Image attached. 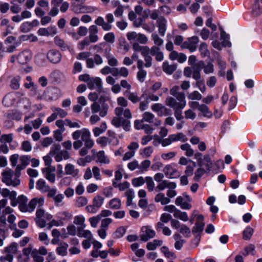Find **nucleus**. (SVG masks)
<instances>
[{
    "mask_svg": "<svg viewBox=\"0 0 262 262\" xmlns=\"http://www.w3.org/2000/svg\"><path fill=\"white\" fill-rule=\"evenodd\" d=\"M145 180L148 191H153L155 187V183L152 180V178L150 177H146Z\"/></svg>",
    "mask_w": 262,
    "mask_h": 262,
    "instance_id": "41",
    "label": "nucleus"
},
{
    "mask_svg": "<svg viewBox=\"0 0 262 262\" xmlns=\"http://www.w3.org/2000/svg\"><path fill=\"white\" fill-rule=\"evenodd\" d=\"M88 30L86 27L84 26H80L78 28L77 33L72 32L69 34L71 35L73 38H75L77 35L81 36H84L88 33Z\"/></svg>",
    "mask_w": 262,
    "mask_h": 262,
    "instance_id": "22",
    "label": "nucleus"
},
{
    "mask_svg": "<svg viewBox=\"0 0 262 262\" xmlns=\"http://www.w3.org/2000/svg\"><path fill=\"white\" fill-rule=\"evenodd\" d=\"M188 98L192 100H200L202 96L198 91H195L189 95Z\"/></svg>",
    "mask_w": 262,
    "mask_h": 262,
    "instance_id": "55",
    "label": "nucleus"
},
{
    "mask_svg": "<svg viewBox=\"0 0 262 262\" xmlns=\"http://www.w3.org/2000/svg\"><path fill=\"white\" fill-rule=\"evenodd\" d=\"M47 55L43 53H40L34 57L35 62L36 64L40 67H45L47 65Z\"/></svg>",
    "mask_w": 262,
    "mask_h": 262,
    "instance_id": "14",
    "label": "nucleus"
},
{
    "mask_svg": "<svg viewBox=\"0 0 262 262\" xmlns=\"http://www.w3.org/2000/svg\"><path fill=\"white\" fill-rule=\"evenodd\" d=\"M62 75V73L60 70L55 69L50 73L49 77L54 81L57 82L60 80Z\"/></svg>",
    "mask_w": 262,
    "mask_h": 262,
    "instance_id": "24",
    "label": "nucleus"
},
{
    "mask_svg": "<svg viewBox=\"0 0 262 262\" xmlns=\"http://www.w3.org/2000/svg\"><path fill=\"white\" fill-rule=\"evenodd\" d=\"M104 39L106 42L109 43H114L115 40V36L113 32H108L104 36Z\"/></svg>",
    "mask_w": 262,
    "mask_h": 262,
    "instance_id": "42",
    "label": "nucleus"
},
{
    "mask_svg": "<svg viewBox=\"0 0 262 262\" xmlns=\"http://www.w3.org/2000/svg\"><path fill=\"white\" fill-rule=\"evenodd\" d=\"M14 102L13 96L11 94H8L4 98L3 100V104L7 107H9L12 105Z\"/></svg>",
    "mask_w": 262,
    "mask_h": 262,
    "instance_id": "26",
    "label": "nucleus"
},
{
    "mask_svg": "<svg viewBox=\"0 0 262 262\" xmlns=\"http://www.w3.org/2000/svg\"><path fill=\"white\" fill-rule=\"evenodd\" d=\"M97 157L99 161L101 163L108 164L110 162V160L105 156L103 150L99 151L97 154Z\"/></svg>",
    "mask_w": 262,
    "mask_h": 262,
    "instance_id": "30",
    "label": "nucleus"
},
{
    "mask_svg": "<svg viewBox=\"0 0 262 262\" xmlns=\"http://www.w3.org/2000/svg\"><path fill=\"white\" fill-rule=\"evenodd\" d=\"M176 155V152L171 151L168 153H164L161 155V157L164 160H170L174 157Z\"/></svg>",
    "mask_w": 262,
    "mask_h": 262,
    "instance_id": "62",
    "label": "nucleus"
},
{
    "mask_svg": "<svg viewBox=\"0 0 262 262\" xmlns=\"http://www.w3.org/2000/svg\"><path fill=\"white\" fill-rule=\"evenodd\" d=\"M56 217L61 223H63V221L71 220L72 217V215L68 211H61L58 212L56 214Z\"/></svg>",
    "mask_w": 262,
    "mask_h": 262,
    "instance_id": "16",
    "label": "nucleus"
},
{
    "mask_svg": "<svg viewBox=\"0 0 262 262\" xmlns=\"http://www.w3.org/2000/svg\"><path fill=\"white\" fill-rule=\"evenodd\" d=\"M65 171L67 174L76 176L79 173L78 169H75L74 166L70 163L67 164L65 166Z\"/></svg>",
    "mask_w": 262,
    "mask_h": 262,
    "instance_id": "19",
    "label": "nucleus"
},
{
    "mask_svg": "<svg viewBox=\"0 0 262 262\" xmlns=\"http://www.w3.org/2000/svg\"><path fill=\"white\" fill-rule=\"evenodd\" d=\"M132 183L134 187H137L143 185L145 183V180L142 177H139L133 179Z\"/></svg>",
    "mask_w": 262,
    "mask_h": 262,
    "instance_id": "36",
    "label": "nucleus"
},
{
    "mask_svg": "<svg viewBox=\"0 0 262 262\" xmlns=\"http://www.w3.org/2000/svg\"><path fill=\"white\" fill-rule=\"evenodd\" d=\"M102 125H104L103 128H100L98 127H96L93 129L94 135L95 137L99 136L101 134L105 131L107 128L106 123L105 122H102Z\"/></svg>",
    "mask_w": 262,
    "mask_h": 262,
    "instance_id": "37",
    "label": "nucleus"
},
{
    "mask_svg": "<svg viewBox=\"0 0 262 262\" xmlns=\"http://www.w3.org/2000/svg\"><path fill=\"white\" fill-rule=\"evenodd\" d=\"M88 87L90 90H93L95 89V85L96 86V89L99 93H101L102 91V82L100 77H95L90 78L87 82Z\"/></svg>",
    "mask_w": 262,
    "mask_h": 262,
    "instance_id": "6",
    "label": "nucleus"
},
{
    "mask_svg": "<svg viewBox=\"0 0 262 262\" xmlns=\"http://www.w3.org/2000/svg\"><path fill=\"white\" fill-rule=\"evenodd\" d=\"M164 172L166 177L169 179L177 178L180 176L179 175L174 176V174L178 172V170L172 167V164L167 165L164 169Z\"/></svg>",
    "mask_w": 262,
    "mask_h": 262,
    "instance_id": "11",
    "label": "nucleus"
},
{
    "mask_svg": "<svg viewBox=\"0 0 262 262\" xmlns=\"http://www.w3.org/2000/svg\"><path fill=\"white\" fill-rule=\"evenodd\" d=\"M47 57L48 60L53 64L59 63L62 58L61 53L56 49L50 50L47 54Z\"/></svg>",
    "mask_w": 262,
    "mask_h": 262,
    "instance_id": "4",
    "label": "nucleus"
},
{
    "mask_svg": "<svg viewBox=\"0 0 262 262\" xmlns=\"http://www.w3.org/2000/svg\"><path fill=\"white\" fill-rule=\"evenodd\" d=\"M13 140L12 135H3L0 138V141L2 144H6V143H11Z\"/></svg>",
    "mask_w": 262,
    "mask_h": 262,
    "instance_id": "40",
    "label": "nucleus"
},
{
    "mask_svg": "<svg viewBox=\"0 0 262 262\" xmlns=\"http://www.w3.org/2000/svg\"><path fill=\"white\" fill-rule=\"evenodd\" d=\"M199 51L203 57H206L210 54L208 50V46L205 42H202L199 47Z\"/></svg>",
    "mask_w": 262,
    "mask_h": 262,
    "instance_id": "31",
    "label": "nucleus"
},
{
    "mask_svg": "<svg viewBox=\"0 0 262 262\" xmlns=\"http://www.w3.org/2000/svg\"><path fill=\"white\" fill-rule=\"evenodd\" d=\"M27 198L24 195L19 196V206L18 208L23 212H31L33 210V199H32L28 204Z\"/></svg>",
    "mask_w": 262,
    "mask_h": 262,
    "instance_id": "3",
    "label": "nucleus"
},
{
    "mask_svg": "<svg viewBox=\"0 0 262 262\" xmlns=\"http://www.w3.org/2000/svg\"><path fill=\"white\" fill-rule=\"evenodd\" d=\"M152 37L154 41V43L157 46H161L163 43V40L162 39L159 37L158 34H152Z\"/></svg>",
    "mask_w": 262,
    "mask_h": 262,
    "instance_id": "61",
    "label": "nucleus"
},
{
    "mask_svg": "<svg viewBox=\"0 0 262 262\" xmlns=\"http://www.w3.org/2000/svg\"><path fill=\"white\" fill-rule=\"evenodd\" d=\"M32 54L31 51L25 50L20 53L17 57L18 61L22 64H26L32 59Z\"/></svg>",
    "mask_w": 262,
    "mask_h": 262,
    "instance_id": "7",
    "label": "nucleus"
},
{
    "mask_svg": "<svg viewBox=\"0 0 262 262\" xmlns=\"http://www.w3.org/2000/svg\"><path fill=\"white\" fill-rule=\"evenodd\" d=\"M69 247V245L67 243H63L61 246L58 247L56 251L59 255L64 256L68 254L67 249Z\"/></svg>",
    "mask_w": 262,
    "mask_h": 262,
    "instance_id": "21",
    "label": "nucleus"
},
{
    "mask_svg": "<svg viewBox=\"0 0 262 262\" xmlns=\"http://www.w3.org/2000/svg\"><path fill=\"white\" fill-rule=\"evenodd\" d=\"M237 98L235 96H232L229 100L228 110L230 111L233 110L237 104Z\"/></svg>",
    "mask_w": 262,
    "mask_h": 262,
    "instance_id": "47",
    "label": "nucleus"
},
{
    "mask_svg": "<svg viewBox=\"0 0 262 262\" xmlns=\"http://www.w3.org/2000/svg\"><path fill=\"white\" fill-rule=\"evenodd\" d=\"M144 229H145V234H142L140 236V239L143 242H147L150 238H153L156 235V232L154 230L150 229L148 226H143L142 228V230L144 231Z\"/></svg>",
    "mask_w": 262,
    "mask_h": 262,
    "instance_id": "9",
    "label": "nucleus"
},
{
    "mask_svg": "<svg viewBox=\"0 0 262 262\" xmlns=\"http://www.w3.org/2000/svg\"><path fill=\"white\" fill-rule=\"evenodd\" d=\"M2 181L8 186L16 187L20 185L19 179L15 177L14 171L8 168H6L2 173Z\"/></svg>",
    "mask_w": 262,
    "mask_h": 262,
    "instance_id": "1",
    "label": "nucleus"
},
{
    "mask_svg": "<svg viewBox=\"0 0 262 262\" xmlns=\"http://www.w3.org/2000/svg\"><path fill=\"white\" fill-rule=\"evenodd\" d=\"M137 40L141 44H145L148 40L147 37L143 34H138Z\"/></svg>",
    "mask_w": 262,
    "mask_h": 262,
    "instance_id": "60",
    "label": "nucleus"
},
{
    "mask_svg": "<svg viewBox=\"0 0 262 262\" xmlns=\"http://www.w3.org/2000/svg\"><path fill=\"white\" fill-rule=\"evenodd\" d=\"M16 194V192L15 191H10L7 188L2 189L1 194L4 198L9 197L10 199H13Z\"/></svg>",
    "mask_w": 262,
    "mask_h": 262,
    "instance_id": "32",
    "label": "nucleus"
},
{
    "mask_svg": "<svg viewBox=\"0 0 262 262\" xmlns=\"http://www.w3.org/2000/svg\"><path fill=\"white\" fill-rule=\"evenodd\" d=\"M100 220L101 219L99 216L97 215L96 216H93L90 218L89 221L91 223V226L93 228H95Z\"/></svg>",
    "mask_w": 262,
    "mask_h": 262,
    "instance_id": "59",
    "label": "nucleus"
},
{
    "mask_svg": "<svg viewBox=\"0 0 262 262\" xmlns=\"http://www.w3.org/2000/svg\"><path fill=\"white\" fill-rule=\"evenodd\" d=\"M157 26L159 28V34L163 36L166 30V20L163 16H161L157 20Z\"/></svg>",
    "mask_w": 262,
    "mask_h": 262,
    "instance_id": "12",
    "label": "nucleus"
},
{
    "mask_svg": "<svg viewBox=\"0 0 262 262\" xmlns=\"http://www.w3.org/2000/svg\"><path fill=\"white\" fill-rule=\"evenodd\" d=\"M36 188L37 189L40 190L42 193H45L48 191L47 189L49 188V186L47 185L45 180L40 179L36 182Z\"/></svg>",
    "mask_w": 262,
    "mask_h": 262,
    "instance_id": "17",
    "label": "nucleus"
},
{
    "mask_svg": "<svg viewBox=\"0 0 262 262\" xmlns=\"http://www.w3.org/2000/svg\"><path fill=\"white\" fill-rule=\"evenodd\" d=\"M155 116L150 112H146L143 114V120L144 121L152 123Z\"/></svg>",
    "mask_w": 262,
    "mask_h": 262,
    "instance_id": "43",
    "label": "nucleus"
},
{
    "mask_svg": "<svg viewBox=\"0 0 262 262\" xmlns=\"http://www.w3.org/2000/svg\"><path fill=\"white\" fill-rule=\"evenodd\" d=\"M63 132V129H56L54 131V138L57 141L60 142L62 140L63 138L62 134Z\"/></svg>",
    "mask_w": 262,
    "mask_h": 262,
    "instance_id": "51",
    "label": "nucleus"
},
{
    "mask_svg": "<svg viewBox=\"0 0 262 262\" xmlns=\"http://www.w3.org/2000/svg\"><path fill=\"white\" fill-rule=\"evenodd\" d=\"M33 28V23L31 22L24 23L20 27L21 32L24 33L29 32Z\"/></svg>",
    "mask_w": 262,
    "mask_h": 262,
    "instance_id": "33",
    "label": "nucleus"
},
{
    "mask_svg": "<svg viewBox=\"0 0 262 262\" xmlns=\"http://www.w3.org/2000/svg\"><path fill=\"white\" fill-rule=\"evenodd\" d=\"M32 256V247L30 245L28 247L25 248L23 250V253L19 255V258L21 262H28L30 258Z\"/></svg>",
    "mask_w": 262,
    "mask_h": 262,
    "instance_id": "8",
    "label": "nucleus"
},
{
    "mask_svg": "<svg viewBox=\"0 0 262 262\" xmlns=\"http://www.w3.org/2000/svg\"><path fill=\"white\" fill-rule=\"evenodd\" d=\"M203 155L201 152H197L194 154V159L197 161L198 165L199 167H202L205 165L206 171L210 172L213 167V164L211 160L209 155L206 154L202 158Z\"/></svg>",
    "mask_w": 262,
    "mask_h": 262,
    "instance_id": "2",
    "label": "nucleus"
},
{
    "mask_svg": "<svg viewBox=\"0 0 262 262\" xmlns=\"http://www.w3.org/2000/svg\"><path fill=\"white\" fill-rule=\"evenodd\" d=\"M90 137L91 133L90 130L87 128H83L82 129L81 140L84 142L86 140L90 139Z\"/></svg>",
    "mask_w": 262,
    "mask_h": 262,
    "instance_id": "45",
    "label": "nucleus"
},
{
    "mask_svg": "<svg viewBox=\"0 0 262 262\" xmlns=\"http://www.w3.org/2000/svg\"><path fill=\"white\" fill-rule=\"evenodd\" d=\"M184 199L182 196H179L175 201V204L177 206H180L182 209L189 210L191 208L192 205L190 202H183Z\"/></svg>",
    "mask_w": 262,
    "mask_h": 262,
    "instance_id": "15",
    "label": "nucleus"
},
{
    "mask_svg": "<svg viewBox=\"0 0 262 262\" xmlns=\"http://www.w3.org/2000/svg\"><path fill=\"white\" fill-rule=\"evenodd\" d=\"M104 202V198L100 195H97L94 197L93 200V205L97 209L101 207Z\"/></svg>",
    "mask_w": 262,
    "mask_h": 262,
    "instance_id": "28",
    "label": "nucleus"
},
{
    "mask_svg": "<svg viewBox=\"0 0 262 262\" xmlns=\"http://www.w3.org/2000/svg\"><path fill=\"white\" fill-rule=\"evenodd\" d=\"M124 119L122 117H114L112 120V124L117 128L122 126Z\"/></svg>",
    "mask_w": 262,
    "mask_h": 262,
    "instance_id": "39",
    "label": "nucleus"
},
{
    "mask_svg": "<svg viewBox=\"0 0 262 262\" xmlns=\"http://www.w3.org/2000/svg\"><path fill=\"white\" fill-rule=\"evenodd\" d=\"M6 256H2L0 258L1 261L5 262L6 261H8L12 262L13 259V255L9 253H6Z\"/></svg>",
    "mask_w": 262,
    "mask_h": 262,
    "instance_id": "63",
    "label": "nucleus"
},
{
    "mask_svg": "<svg viewBox=\"0 0 262 262\" xmlns=\"http://www.w3.org/2000/svg\"><path fill=\"white\" fill-rule=\"evenodd\" d=\"M110 207L112 209H119L121 208V200L118 198H114L109 202Z\"/></svg>",
    "mask_w": 262,
    "mask_h": 262,
    "instance_id": "25",
    "label": "nucleus"
},
{
    "mask_svg": "<svg viewBox=\"0 0 262 262\" xmlns=\"http://www.w3.org/2000/svg\"><path fill=\"white\" fill-rule=\"evenodd\" d=\"M101 46L103 47V52H104L105 57L107 58H110V52L112 49L111 45L107 43L106 42H101Z\"/></svg>",
    "mask_w": 262,
    "mask_h": 262,
    "instance_id": "34",
    "label": "nucleus"
},
{
    "mask_svg": "<svg viewBox=\"0 0 262 262\" xmlns=\"http://www.w3.org/2000/svg\"><path fill=\"white\" fill-rule=\"evenodd\" d=\"M42 172L45 177L51 183H54L55 181L56 175L54 173L46 171L42 168Z\"/></svg>",
    "mask_w": 262,
    "mask_h": 262,
    "instance_id": "27",
    "label": "nucleus"
},
{
    "mask_svg": "<svg viewBox=\"0 0 262 262\" xmlns=\"http://www.w3.org/2000/svg\"><path fill=\"white\" fill-rule=\"evenodd\" d=\"M147 72L144 70H139L137 73V78L139 81L143 82L145 80V78L146 76Z\"/></svg>",
    "mask_w": 262,
    "mask_h": 262,
    "instance_id": "50",
    "label": "nucleus"
},
{
    "mask_svg": "<svg viewBox=\"0 0 262 262\" xmlns=\"http://www.w3.org/2000/svg\"><path fill=\"white\" fill-rule=\"evenodd\" d=\"M172 219V216L170 214L163 213L162 214L160 217V221L165 223H168L170 220Z\"/></svg>",
    "mask_w": 262,
    "mask_h": 262,
    "instance_id": "57",
    "label": "nucleus"
},
{
    "mask_svg": "<svg viewBox=\"0 0 262 262\" xmlns=\"http://www.w3.org/2000/svg\"><path fill=\"white\" fill-rule=\"evenodd\" d=\"M214 71V66L211 62H209L207 65H206L204 72L205 74L212 73Z\"/></svg>",
    "mask_w": 262,
    "mask_h": 262,
    "instance_id": "58",
    "label": "nucleus"
},
{
    "mask_svg": "<svg viewBox=\"0 0 262 262\" xmlns=\"http://www.w3.org/2000/svg\"><path fill=\"white\" fill-rule=\"evenodd\" d=\"M21 149L26 152L31 151L32 149L31 143L28 141H24L21 144Z\"/></svg>",
    "mask_w": 262,
    "mask_h": 262,
    "instance_id": "56",
    "label": "nucleus"
},
{
    "mask_svg": "<svg viewBox=\"0 0 262 262\" xmlns=\"http://www.w3.org/2000/svg\"><path fill=\"white\" fill-rule=\"evenodd\" d=\"M17 250V246L16 244H13L10 246L7 247L5 249V253H9L13 255L16 253Z\"/></svg>",
    "mask_w": 262,
    "mask_h": 262,
    "instance_id": "44",
    "label": "nucleus"
},
{
    "mask_svg": "<svg viewBox=\"0 0 262 262\" xmlns=\"http://www.w3.org/2000/svg\"><path fill=\"white\" fill-rule=\"evenodd\" d=\"M185 118L194 120L196 117V114L191 110L189 109L185 112Z\"/></svg>",
    "mask_w": 262,
    "mask_h": 262,
    "instance_id": "64",
    "label": "nucleus"
},
{
    "mask_svg": "<svg viewBox=\"0 0 262 262\" xmlns=\"http://www.w3.org/2000/svg\"><path fill=\"white\" fill-rule=\"evenodd\" d=\"M170 137L172 142L180 140L185 142L187 140V138L182 133H179L177 134H171Z\"/></svg>",
    "mask_w": 262,
    "mask_h": 262,
    "instance_id": "29",
    "label": "nucleus"
},
{
    "mask_svg": "<svg viewBox=\"0 0 262 262\" xmlns=\"http://www.w3.org/2000/svg\"><path fill=\"white\" fill-rule=\"evenodd\" d=\"M77 203L78 207H83L87 204L88 200L85 196H79L77 198Z\"/></svg>",
    "mask_w": 262,
    "mask_h": 262,
    "instance_id": "53",
    "label": "nucleus"
},
{
    "mask_svg": "<svg viewBox=\"0 0 262 262\" xmlns=\"http://www.w3.org/2000/svg\"><path fill=\"white\" fill-rule=\"evenodd\" d=\"M45 202V198L43 196H41L39 198H34V210L35 209L36 206L38 205V207L43 206Z\"/></svg>",
    "mask_w": 262,
    "mask_h": 262,
    "instance_id": "52",
    "label": "nucleus"
},
{
    "mask_svg": "<svg viewBox=\"0 0 262 262\" xmlns=\"http://www.w3.org/2000/svg\"><path fill=\"white\" fill-rule=\"evenodd\" d=\"M20 80V77L17 76L16 77L13 78L10 84V86L12 89L14 90H17L19 88V82Z\"/></svg>",
    "mask_w": 262,
    "mask_h": 262,
    "instance_id": "38",
    "label": "nucleus"
},
{
    "mask_svg": "<svg viewBox=\"0 0 262 262\" xmlns=\"http://www.w3.org/2000/svg\"><path fill=\"white\" fill-rule=\"evenodd\" d=\"M20 160L21 163L20 165L23 166V167L25 168L26 166L29 164V162L31 161V157L28 156H23L20 157Z\"/></svg>",
    "mask_w": 262,
    "mask_h": 262,
    "instance_id": "48",
    "label": "nucleus"
},
{
    "mask_svg": "<svg viewBox=\"0 0 262 262\" xmlns=\"http://www.w3.org/2000/svg\"><path fill=\"white\" fill-rule=\"evenodd\" d=\"M204 216L203 214H199L196 217V222L195 225L192 228V233L193 234H200L204 229L205 222Z\"/></svg>",
    "mask_w": 262,
    "mask_h": 262,
    "instance_id": "5",
    "label": "nucleus"
},
{
    "mask_svg": "<svg viewBox=\"0 0 262 262\" xmlns=\"http://www.w3.org/2000/svg\"><path fill=\"white\" fill-rule=\"evenodd\" d=\"M126 229L124 226H120L118 227L115 232L113 234V237L114 238H120L123 236L125 234Z\"/></svg>",
    "mask_w": 262,
    "mask_h": 262,
    "instance_id": "23",
    "label": "nucleus"
},
{
    "mask_svg": "<svg viewBox=\"0 0 262 262\" xmlns=\"http://www.w3.org/2000/svg\"><path fill=\"white\" fill-rule=\"evenodd\" d=\"M180 232L183 234L185 237H189L190 236L191 231L188 227L186 225L182 224L180 227Z\"/></svg>",
    "mask_w": 262,
    "mask_h": 262,
    "instance_id": "35",
    "label": "nucleus"
},
{
    "mask_svg": "<svg viewBox=\"0 0 262 262\" xmlns=\"http://www.w3.org/2000/svg\"><path fill=\"white\" fill-rule=\"evenodd\" d=\"M159 143H161L163 147H166L168 145H169L172 142V141L171 139L170 135L169 136L168 138L164 139L162 140L161 139H158Z\"/></svg>",
    "mask_w": 262,
    "mask_h": 262,
    "instance_id": "54",
    "label": "nucleus"
},
{
    "mask_svg": "<svg viewBox=\"0 0 262 262\" xmlns=\"http://www.w3.org/2000/svg\"><path fill=\"white\" fill-rule=\"evenodd\" d=\"M97 8L93 6H81V10L80 13H93L94 12Z\"/></svg>",
    "mask_w": 262,
    "mask_h": 262,
    "instance_id": "46",
    "label": "nucleus"
},
{
    "mask_svg": "<svg viewBox=\"0 0 262 262\" xmlns=\"http://www.w3.org/2000/svg\"><path fill=\"white\" fill-rule=\"evenodd\" d=\"M108 139L106 137H100L96 140L97 143L100 144L101 147H104L107 145Z\"/></svg>",
    "mask_w": 262,
    "mask_h": 262,
    "instance_id": "49",
    "label": "nucleus"
},
{
    "mask_svg": "<svg viewBox=\"0 0 262 262\" xmlns=\"http://www.w3.org/2000/svg\"><path fill=\"white\" fill-rule=\"evenodd\" d=\"M254 233V229L247 226L243 232V238L245 241H249Z\"/></svg>",
    "mask_w": 262,
    "mask_h": 262,
    "instance_id": "20",
    "label": "nucleus"
},
{
    "mask_svg": "<svg viewBox=\"0 0 262 262\" xmlns=\"http://www.w3.org/2000/svg\"><path fill=\"white\" fill-rule=\"evenodd\" d=\"M54 42L56 46L60 48L62 51H65L66 50L71 51V50H72V49L71 48V47L66 43L64 40L60 38V37L58 36L55 37Z\"/></svg>",
    "mask_w": 262,
    "mask_h": 262,
    "instance_id": "13",
    "label": "nucleus"
},
{
    "mask_svg": "<svg viewBox=\"0 0 262 262\" xmlns=\"http://www.w3.org/2000/svg\"><path fill=\"white\" fill-rule=\"evenodd\" d=\"M165 102L167 106L174 108L183 109L186 105V102L182 103H178L176 99L171 97L167 98Z\"/></svg>",
    "mask_w": 262,
    "mask_h": 262,
    "instance_id": "10",
    "label": "nucleus"
},
{
    "mask_svg": "<svg viewBox=\"0 0 262 262\" xmlns=\"http://www.w3.org/2000/svg\"><path fill=\"white\" fill-rule=\"evenodd\" d=\"M163 71L168 75L172 74L176 70V66L174 64L169 65L167 61H164L162 65Z\"/></svg>",
    "mask_w": 262,
    "mask_h": 262,
    "instance_id": "18",
    "label": "nucleus"
}]
</instances>
